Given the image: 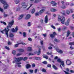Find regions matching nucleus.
<instances>
[{
    "instance_id": "e433bc0d",
    "label": "nucleus",
    "mask_w": 74,
    "mask_h": 74,
    "mask_svg": "<svg viewBox=\"0 0 74 74\" xmlns=\"http://www.w3.org/2000/svg\"><path fill=\"white\" fill-rule=\"evenodd\" d=\"M27 57H25L23 58V60L24 61H25V60H26L27 59Z\"/></svg>"
},
{
    "instance_id": "603ef678",
    "label": "nucleus",
    "mask_w": 74,
    "mask_h": 74,
    "mask_svg": "<svg viewBox=\"0 0 74 74\" xmlns=\"http://www.w3.org/2000/svg\"><path fill=\"white\" fill-rule=\"evenodd\" d=\"M28 26L29 27V26H31V24L30 23V22H29L28 23Z\"/></svg>"
},
{
    "instance_id": "f257e3e1",
    "label": "nucleus",
    "mask_w": 74,
    "mask_h": 74,
    "mask_svg": "<svg viewBox=\"0 0 74 74\" xmlns=\"http://www.w3.org/2000/svg\"><path fill=\"white\" fill-rule=\"evenodd\" d=\"M14 20H12V21L10 22H9L8 24V26H7V28L8 29H6V28H5L4 29H3V31H1V33L3 34L4 33V31H5V33L6 35H7V36L8 37V32L10 30V29H9L10 28H11L12 25H14Z\"/></svg>"
},
{
    "instance_id": "3c124183",
    "label": "nucleus",
    "mask_w": 74,
    "mask_h": 74,
    "mask_svg": "<svg viewBox=\"0 0 74 74\" xmlns=\"http://www.w3.org/2000/svg\"><path fill=\"white\" fill-rule=\"evenodd\" d=\"M64 71V73H65L66 74H70V73H69L65 71Z\"/></svg>"
},
{
    "instance_id": "aec40b11",
    "label": "nucleus",
    "mask_w": 74,
    "mask_h": 74,
    "mask_svg": "<svg viewBox=\"0 0 74 74\" xmlns=\"http://www.w3.org/2000/svg\"><path fill=\"white\" fill-rule=\"evenodd\" d=\"M18 51L19 52H24V50L22 49H18Z\"/></svg>"
},
{
    "instance_id": "6ab92c4d",
    "label": "nucleus",
    "mask_w": 74,
    "mask_h": 74,
    "mask_svg": "<svg viewBox=\"0 0 74 74\" xmlns=\"http://www.w3.org/2000/svg\"><path fill=\"white\" fill-rule=\"evenodd\" d=\"M43 57L44 58H45V59H48V56H47V55H45L44 54H43Z\"/></svg>"
},
{
    "instance_id": "dca6fc26",
    "label": "nucleus",
    "mask_w": 74,
    "mask_h": 74,
    "mask_svg": "<svg viewBox=\"0 0 74 74\" xmlns=\"http://www.w3.org/2000/svg\"><path fill=\"white\" fill-rule=\"evenodd\" d=\"M31 67V65L30 64H27L26 65V69H29V68H30Z\"/></svg>"
},
{
    "instance_id": "cd10ccee",
    "label": "nucleus",
    "mask_w": 74,
    "mask_h": 74,
    "mask_svg": "<svg viewBox=\"0 0 74 74\" xmlns=\"http://www.w3.org/2000/svg\"><path fill=\"white\" fill-rule=\"evenodd\" d=\"M16 51L15 50H13L12 51V53L13 55H16Z\"/></svg>"
},
{
    "instance_id": "a211bd4d",
    "label": "nucleus",
    "mask_w": 74,
    "mask_h": 74,
    "mask_svg": "<svg viewBox=\"0 0 74 74\" xmlns=\"http://www.w3.org/2000/svg\"><path fill=\"white\" fill-rule=\"evenodd\" d=\"M70 34V31L68 30L67 32V34L66 35V37H69V35Z\"/></svg>"
},
{
    "instance_id": "473e14b6",
    "label": "nucleus",
    "mask_w": 74,
    "mask_h": 74,
    "mask_svg": "<svg viewBox=\"0 0 74 74\" xmlns=\"http://www.w3.org/2000/svg\"><path fill=\"white\" fill-rule=\"evenodd\" d=\"M53 67L55 69V70H57L58 69V68H57L56 67V66L54 65L53 66Z\"/></svg>"
},
{
    "instance_id": "c756f323",
    "label": "nucleus",
    "mask_w": 74,
    "mask_h": 74,
    "mask_svg": "<svg viewBox=\"0 0 74 74\" xmlns=\"http://www.w3.org/2000/svg\"><path fill=\"white\" fill-rule=\"evenodd\" d=\"M57 61L59 63H62V62L61 61V60H60V58H59L58 59H57Z\"/></svg>"
},
{
    "instance_id": "2eb2a0df",
    "label": "nucleus",
    "mask_w": 74,
    "mask_h": 74,
    "mask_svg": "<svg viewBox=\"0 0 74 74\" xmlns=\"http://www.w3.org/2000/svg\"><path fill=\"white\" fill-rule=\"evenodd\" d=\"M36 53L38 55H40V54L41 53V49H39L38 50V51Z\"/></svg>"
},
{
    "instance_id": "de8ad7c7",
    "label": "nucleus",
    "mask_w": 74,
    "mask_h": 74,
    "mask_svg": "<svg viewBox=\"0 0 74 74\" xmlns=\"http://www.w3.org/2000/svg\"><path fill=\"white\" fill-rule=\"evenodd\" d=\"M28 41H32V39L31 38H28Z\"/></svg>"
},
{
    "instance_id": "ea45409f",
    "label": "nucleus",
    "mask_w": 74,
    "mask_h": 74,
    "mask_svg": "<svg viewBox=\"0 0 74 74\" xmlns=\"http://www.w3.org/2000/svg\"><path fill=\"white\" fill-rule=\"evenodd\" d=\"M61 64L62 65V66L63 67H64V62L63 61H62L61 62Z\"/></svg>"
},
{
    "instance_id": "4be33fe9",
    "label": "nucleus",
    "mask_w": 74,
    "mask_h": 74,
    "mask_svg": "<svg viewBox=\"0 0 74 74\" xmlns=\"http://www.w3.org/2000/svg\"><path fill=\"white\" fill-rule=\"evenodd\" d=\"M61 8H62V9H65L66 8V6L64 5H63L61 6Z\"/></svg>"
},
{
    "instance_id": "393cba45",
    "label": "nucleus",
    "mask_w": 74,
    "mask_h": 74,
    "mask_svg": "<svg viewBox=\"0 0 74 74\" xmlns=\"http://www.w3.org/2000/svg\"><path fill=\"white\" fill-rule=\"evenodd\" d=\"M14 2H15L16 4H17L18 3H19V0H15V1H14Z\"/></svg>"
},
{
    "instance_id": "9b49d317",
    "label": "nucleus",
    "mask_w": 74,
    "mask_h": 74,
    "mask_svg": "<svg viewBox=\"0 0 74 74\" xmlns=\"http://www.w3.org/2000/svg\"><path fill=\"white\" fill-rule=\"evenodd\" d=\"M45 11V9H42L41 10H40L39 12V15H41Z\"/></svg>"
},
{
    "instance_id": "69168bd1",
    "label": "nucleus",
    "mask_w": 74,
    "mask_h": 74,
    "mask_svg": "<svg viewBox=\"0 0 74 74\" xmlns=\"http://www.w3.org/2000/svg\"><path fill=\"white\" fill-rule=\"evenodd\" d=\"M70 4V3H69L68 2H67L66 3V5H68Z\"/></svg>"
},
{
    "instance_id": "c03bdc74",
    "label": "nucleus",
    "mask_w": 74,
    "mask_h": 74,
    "mask_svg": "<svg viewBox=\"0 0 74 74\" xmlns=\"http://www.w3.org/2000/svg\"><path fill=\"white\" fill-rule=\"evenodd\" d=\"M35 16H39V15H40V14H39V12H38L35 13Z\"/></svg>"
},
{
    "instance_id": "7c9ffc66",
    "label": "nucleus",
    "mask_w": 74,
    "mask_h": 74,
    "mask_svg": "<svg viewBox=\"0 0 74 74\" xmlns=\"http://www.w3.org/2000/svg\"><path fill=\"white\" fill-rule=\"evenodd\" d=\"M19 44H20V43H18L14 45L15 48H16V47H18V46L19 45Z\"/></svg>"
},
{
    "instance_id": "6e6552de",
    "label": "nucleus",
    "mask_w": 74,
    "mask_h": 74,
    "mask_svg": "<svg viewBox=\"0 0 74 74\" xmlns=\"http://www.w3.org/2000/svg\"><path fill=\"white\" fill-rule=\"evenodd\" d=\"M48 15H47L45 18V23H48Z\"/></svg>"
},
{
    "instance_id": "e2e57ef3",
    "label": "nucleus",
    "mask_w": 74,
    "mask_h": 74,
    "mask_svg": "<svg viewBox=\"0 0 74 74\" xmlns=\"http://www.w3.org/2000/svg\"><path fill=\"white\" fill-rule=\"evenodd\" d=\"M8 45H11V42H10L9 41L8 42Z\"/></svg>"
},
{
    "instance_id": "13d9d810",
    "label": "nucleus",
    "mask_w": 74,
    "mask_h": 74,
    "mask_svg": "<svg viewBox=\"0 0 74 74\" xmlns=\"http://www.w3.org/2000/svg\"><path fill=\"white\" fill-rule=\"evenodd\" d=\"M70 49H71L72 50V49H74V48L72 47V46H71L70 47Z\"/></svg>"
},
{
    "instance_id": "4d7b16f0",
    "label": "nucleus",
    "mask_w": 74,
    "mask_h": 74,
    "mask_svg": "<svg viewBox=\"0 0 74 74\" xmlns=\"http://www.w3.org/2000/svg\"><path fill=\"white\" fill-rule=\"evenodd\" d=\"M40 44H41V45H42L43 44V41L42 40H41L40 41Z\"/></svg>"
},
{
    "instance_id": "b1692460",
    "label": "nucleus",
    "mask_w": 74,
    "mask_h": 74,
    "mask_svg": "<svg viewBox=\"0 0 74 74\" xmlns=\"http://www.w3.org/2000/svg\"><path fill=\"white\" fill-rule=\"evenodd\" d=\"M69 45H74V42H70L69 44Z\"/></svg>"
},
{
    "instance_id": "a878e982",
    "label": "nucleus",
    "mask_w": 74,
    "mask_h": 74,
    "mask_svg": "<svg viewBox=\"0 0 74 74\" xmlns=\"http://www.w3.org/2000/svg\"><path fill=\"white\" fill-rule=\"evenodd\" d=\"M66 12L67 15H69V14H70V12L69 10H67L66 11Z\"/></svg>"
},
{
    "instance_id": "0eeeda50",
    "label": "nucleus",
    "mask_w": 74,
    "mask_h": 74,
    "mask_svg": "<svg viewBox=\"0 0 74 74\" xmlns=\"http://www.w3.org/2000/svg\"><path fill=\"white\" fill-rule=\"evenodd\" d=\"M57 34L56 32H54L53 33V34H50V37H51V38H53V37H55V35H56Z\"/></svg>"
},
{
    "instance_id": "052dcab7",
    "label": "nucleus",
    "mask_w": 74,
    "mask_h": 74,
    "mask_svg": "<svg viewBox=\"0 0 74 74\" xmlns=\"http://www.w3.org/2000/svg\"><path fill=\"white\" fill-rule=\"evenodd\" d=\"M48 49H52V47H51L50 46L48 47Z\"/></svg>"
},
{
    "instance_id": "f03ea898",
    "label": "nucleus",
    "mask_w": 74,
    "mask_h": 74,
    "mask_svg": "<svg viewBox=\"0 0 74 74\" xmlns=\"http://www.w3.org/2000/svg\"><path fill=\"white\" fill-rule=\"evenodd\" d=\"M0 1L2 4H3V8L4 10H6L8 8L9 5L7 4V3L5 0H0Z\"/></svg>"
},
{
    "instance_id": "72a5a7b5",
    "label": "nucleus",
    "mask_w": 74,
    "mask_h": 74,
    "mask_svg": "<svg viewBox=\"0 0 74 74\" xmlns=\"http://www.w3.org/2000/svg\"><path fill=\"white\" fill-rule=\"evenodd\" d=\"M35 59L36 60H41V58L40 57H36Z\"/></svg>"
},
{
    "instance_id": "5fc2aeb1",
    "label": "nucleus",
    "mask_w": 74,
    "mask_h": 74,
    "mask_svg": "<svg viewBox=\"0 0 74 74\" xmlns=\"http://www.w3.org/2000/svg\"><path fill=\"white\" fill-rule=\"evenodd\" d=\"M73 52H74V51H70L69 53H70V54L73 55V53H73Z\"/></svg>"
},
{
    "instance_id": "774afa93",
    "label": "nucleus",
    "mask_w": 74,
    "mask_h": 74,
    "mask_svg": "<svg viewBox=\"0 0 74 74\" xmlns=\"http://www.w3.org/2000/svg\"><path fill=\"white\" fill-rule=\"evenodd\" d=\"M70 21V18H68L67 20V22H69Z\"/></svg>"
},
{
    "instance_id": "6e6d98bb",
    "label": "nucleus",
    "mask_w": 74,
    "mask_h": 74,
    "mask_svg": "<svg viewBox=\"0 0 74 74\" xmlns=\"http://www.w3.org/2000/svg\"><path fill=\"white\" fill-rule=\"evenodd\" d=\"M38 0H35V1H34V3H37L38 2Z\"/></svg>"
},
{
    "instance_id": "338daca9",
    "label": "nucleus",
    "mask_w": 74,
    "mask_h": 74,
    "mask_svg": "<svg viewBox=\"0 0 74 74\" xmlns=\"http://www.w3.org/2000/svg\"><path fill=\"white\" fill-rule=\"evenodd\" d=\"M61 3L62 5H64V1H61Z\"/></svg>"
},
{
    "instance_id": "c85d7f7f",
    "label": "nucleus",
    "mask_w": 74,
    "mask_h": 74,
    "mask_svg": "<svg viewBox=\"0 0 74 74\" xmlns=\"http://www.w3.org/2000/svg\"><path fill=\"white\" fill-rule=\"evenodd\" d=\"M23 36L25 38L26 37V34L25 32H24L23 33Z\"/></svg>"
},
{
    "instance_id": "9d476101",
    "label": "nucleus",
    "mask_w": 74,
    "mask_h": 74,
    "mask_svg": "<svg viewBox=\"0 0 74 74\" xmlns=\"http://www.w3.org/2000/svg\"><path fill=\"white\" fill-rule=\"evenodd\" d=\"M57 51L58 52V53H60V54H62L63 52V51L60 49H57Z\"/></svg>"
},
{
    "instance_id": "c9c22d12",
    "label": "nucleus",
    "mask_w": 74,
    "mask_h": 74,
    "mask_svg": "<svg viewBox=\"0 0 74 74\" xmlns=\"http://www.w3.org/2000/svg\"><path fill=\"white\" fill-rule=\"evenodd\" d=\"M47 55H51L52 54V52H50V53H49V52H48L47 53Z\"/></svg>"
},
{
    "instance_id": "864d4df0",
    "label": "nucleus",
    "mask_w": 74,
    "mask_h": 74,
    "mask_svg": "<svg viewBox=\"0 0 74 74\" xmlns=\"http://www.w3.org/2000/svg\"><path fill=\"white\" fill-rule=\"evenodd\" d=\"M47 67H51V64H48L47 65Z\"/></svg>"
},
{
    "instance_id": "58836bf2",
    "label": "nucleus",
    "mask_w": 74,
    "mask_h": 74,
    "mask_svg": "<svg viewBox=\"0 0 74 74\" xmlns=\"http://www.w3.org/2000/svg\"><path fill=\"white\" fill-rule=\"evenodd\" d=\"M65 24L66 25V26H67V25H69V22L67 21V22H65Z\"/></svg>"
},
{
    "instance_id": "412c9836",
    "label": "nucleus",
    "mask_w": 74,
    "mask_h": 74,
    "mask_svg": "<svg viewBox=\"0 0 74 74\" xmlns=\"http://www.w3.org/2000/svg\"><path fill=\"white\" fill-rule=\"evenodd\" d=\"M27 51H32V48L30 47H28Z\"/></svg>"
},
{
    "instance_id": "39448f33",
    "label": "nucleus",
    "mask_w": 74,
    "mask_h": 74,
    "mask_svg": "<svg viewBox=\"0 0 74 74\" xmlns=\"http://www.w3.org/2000/svg\"><path fill=\"white\" fill-rule=\"evenodd\" d=\"M18 27L17 26L15 27V29L14 28H13L11 30L13 33H15V32H16L18 31Z\"/></svg>"
},
{
    "instance_id": "f3484780",
    "label": "nucleus",
    "mask_w": 74,
    "mask_h": 74,
    "mask_svg": "<svg viewBox=\"0 0 74 74\" xmlns=\"http://www.w3.org/2000/svg\"><path fill=\"white\" fill-rule=\"evenodd\" d=\"M51 12H55L56 11V9L54 8H51L50 9Z\"/></svg>"
},
{
    "instance_id": "49530a36",
    "label": "nucleus",
    "mask_w": 74,
    "mask_h": 74,
    "mask_svg": "<svg viewBox=\"0 0 74 74\" xmlns=\"http://www.w3.org/2000/svg\"><path fill=\"white\" fill-rule=\"evenodd\" d=\"M42 71L44 73H45V72H46V70L45 69H42Z\"/></svg>"
},
{
    "instance_id": "f8f14e48",
    "label": "nucleus",
    "mask_w": 74,
    "mask_h": 74,
    "mask_svg": "<svg viewBox=\"0 0 74 74\" xmlns=\"http://www.w3.org/2000/svg\"><path fill=\"white\" fill-rule=\"evenodd\" d=\"M21 5L23 7H24V8H25L27 7L26 5V3L25 2H23L21 3Z\"/></svg>"
},
{
    "instance_id": "5701e85b",
    "label": "nucleus",
    "mask_w": 74,
    "mask_h": 74,
    "mask_svg": "<svg viewBox=\"0 0 74 74\" xmlns=\"http://www.w3.org/2000/svg\"><path fill=\"white\" fill-rule=\"evenodd\" d=\"M35 11H36V10L34 8H33V9L32 10V11L31 12L32 14L34 13V12H35Z\"/></svg>"
},
{
    "instance_id": "1a4fd4ad",
    "label": "nucleus",
    "mask_w": 74,
    "mask_h": 74,
    "mask_svg": "<svg viewBox=\"0 0 74 74\" xmlns=\"http://www.w3.org/2000/svg\"><path fill=\"white\" fill-rule=\"evenodd\" d=\"M51 4H52V5L53 6H56V5L57 4V3H55V2L53 1H51Z\"/></svg>"
},
{
    "instance_id": "423d86ee",
    "label": "nucleus",
    "mask_w": 74,
    "mask_h": 74,
    "mask_svg": "<svg viewBox=\"0 0 74 74\" xmlns=\"http://www.w3.org/2000/svg\"><path fill=\"white\" fill-rule=\"evenodd\" d=\"M66 63L67 65H70L71 64V62L69 59H67L66 60Z\"/></svg>"
},
{
    "instance_id": "2f4dec72",
    "label": "nucleus",
    "mask_w": 74,
    "mask_h": 74,
    "mask_svg": "<svg viewBox=\"0 0 74 74\" xmlns=\"http://www.w3.org/2000/svg\"><path fill=\"white\" fill-rule=\"evenodd\" d=\"M5 49H7V50H8V51H10V48L8 47L7 46H5Z\"/></svg>"
},
{
    "instance_id": "79ce46f5",
    "label": "nucleus",
    "mask_w": 74,
    "mask_h": 74,
    "mask_svg": "<svg viewBox=\"0 0 74 74\" xmlns=\"http://www.w3.org/2000/svg\"><path fill=\"white\" fill-rule=\"evenodd\" d=\"M51 27L53 28V29H56V27H55V26H54L53 25H51Z\"/></svg>"
},
{
    "instance_id": "09e8293b",
    "label": "nucleus",
    "mask_w": 74,
    "mask_h": 74,
    "mask_svg": "<svg viewBox=\"0 0 74 74\" xmlns=\"http://www.w3.org/2000/svg\"><path fill=\"white\" fill-rule=\"evenodd\" d=\"M22 53H18L16 55V56H20V55H22Z\"/></svg>"
},
{
    "instance_id": "bb28decb",
    "label": "nucleus",
    "mask_w": 74,
    "mask_h": 74,
    "mask_svg": "<svg viewBox=\"0 0 74 74\" xmlns=\"http://www.w3.org/2000/svg\"><path fill=\"white\" fill-rule=\"evenodd\" d=\"M9 36L10 37H14V34L12 33H10L9 34Z\"/></svg>"
},
{
    "instance_id": "4c0bfd02",
    "label": "nucleus",
    "mask_w": 74,
    "mask_h": 74,
    "mask_svg": "<svg viewBox=\"0 0 74 74\" xmlns=\"http://www.w3.org/2000/svg\"><path fill=\"white\" fill-rule=\"evenodd\" d=\"M42 63H43V64H48V62L47 61L42 62Z\"/></svg>"
},
{
    "instance_id": "680f3d73",
    "label": "nucleus",
    "mask_w": 74,
    "mask_h": 74,
    "mask_svg": "<svg viewBox=\"0 0 74 74\" xmlns=\"http://www.w3.org/2000/svg\"><path fill=\"white\" fill-rule=\"evenodd\" d=\"M58 58H59V57H57V56H56L54 58V59H58Z\"/></svg>"
},
{
    "instance_id": "4468645a",
    "label": "nucleus",
    "mask_w": 74,
    "mask_h": 74,
    "mask_svg": "<svg viewBox=\"0 0 74 74\" xmlns=\"http://www.w3.org/2000/svg\"><path fill=\"white\" fill-rule=\"evenodd\" d=\"M23 16H24L23 14H21L20 15L19 17L18 18V20H20V19H22V18L23 17Z\"/></svg>"
},
{
    "instance_id": "f704fd0d",
    "label": "nucleus",
    "mask_w": 74,
    "mask_h": 74,
    "mask_svg": "<svg viewBox=\"0 0 74 74\" xmlns=\"http://www.w3.org/2000/svg\"><path fill=\"white\" fill-rule=\"evenodd\" d=\"M55 41H56V42H59L60 41V40H57V39H54Z\"/></svg>"
},
{
    "instance_id": "a18cd8bd",
    "label": "nucleus",
    "mask_w": 74,
    "mask_h": 74,
    "mask_svg": "<svg viewBox=\"0 0 74 74\" xmlns=\"http://www.w3.org/2000/svg\"><path fill=\"white\" fill-rule=\"evenodd\" d=\"M22 44L23 45H26V44H25V43H23V42L20 43V44Z\"/></svg>"
},
{
    "instance_id": "ddd939ff",
    "label": "nucleus",
    "mask_w": 74,
    "mask_h": 74,
    "mask_svg": "<svg viewBox=\"0 0 74 74\" xmlns=\"http://www.w3.org/2000/svg\"><path fill=\"white\" fill-rule=\"evenodd\" d=\"M30 15L27 14L26 16V17H25V19H29L30 18Z\"/></svg>"
},
{
    "instance_id": "a19ab883",
    "label": "nucleus",
    "mask_w": 74,
    "mask_h": 74,
    "mask_svg": "<svg viewBox=\"0 0 74 74\" xmlns=\"http://www.w3.org/2000/svg\"><path fill=\"white\" fill-rule=\"evenodd\" d=\"M0 11H1V12H4V10L1 8L0 7Z\"/></svg>"
},
{
    "instance_id": "0e129e2a",
    "label": "nucleus",
    "mask_w": 74,
    "mask_h": 74,
    "mask_svg": "<svg viewBox=\"0 0 74 74\" xmlns=\"http://www.w3.org/2000/svg\"><path fill=\"white\" fill-rule=\"evenodd\" d=\"M43 19H41V20H40V22L41 23H43Z\"/></svg>"
},
{
    "instance_id": "bf43d9fd",
    "label": "nucleus",
    "mask_w": 74,
    "mask_h": 74,
    "mask_svg": "<svg viewBox=\"0 0 74 74\" xmlns=\"http://www.w3.org/2000/svg\"><path fill=\"white\" fill-rule=\"evenodd\" d=\"M30 73H33V70H29Z\"/></svg>"
},
{
    "instance_id": "8fccbe9b",
    "label": "nucleus",
    "mask_w": 74,
    "mask_h": 74,
    "mask_svg": "<svg viewBox=\"0 0 74 74\" xmlns=\"http://www.w3.org/2000/svg\"><path fill=\"white\" fill-rule=\"evenodd\" d=\"M43 36L44 37H47V34H43Z\"/></svg>"
},
{
    "instance_id": "7ed1b4c3",
    "label": "nucleus",
    "mask_w": 74,
    "mask_h": 74,
    "mask_svg": "<svg viewBox=\"0 0 74 74\" xmlns=\"http://www.w3.org/2000/svg\"><path fill=\"white\" fill-rule=\"evenodd\" d=\"M14 59L15 61H13V63H15L16 62H18L17 63V64H21V62L19 61L22 60H23V57H20L19 58H16L14 57Z\"/></svg>"
},
{
    "instance_id": "20e7f679",
    "label": "nucleus",
    "mask_w": 74,
    "mask_h": 74,
    "mask_svg": "<svg viewBox=\"0 0 74 74\" xmlns=\"http://www.w3.org/2000/svg\"><path fill=\"white\" fill-rule=\"evenodd\" d=\"M61 16L59 15L58 16V21L60 22H61L62 24H64V21H65V18L63 17L62 19L61 18Z\"/></svg>"
},
{
    "instance_id": "37998d69",
    "label": "nucleus",
    "mask_w": 74,
    "mask_h": 74,
    "mask_svg": "<svg viewBox=\"0 0 74 74\" xmlns=\"http://www.w3.org/2000/svg\"><path fill=\"white\" fill-rule=\"evenodd\" d=\"M32 67H34L36 66V64L34 63L33 64H32Z\"/></svg>"
}]
</instances>
